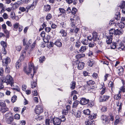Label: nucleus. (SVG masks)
Returning <instances> with one entry per match:
<instances>
[{
  "mask_svg": "<svg viewBox=\"0 0 125 125\" xmlns=\"http://www.w3.org/2000/svg\"><path fill=\"white\" fill-rule=\"evenodd\" d=\"M93 37L92 38L93 40V42L94 43L95 42H97V40H99V39L98 38V35L97 33L96 32H94L93 33Z\"/></svg>",
  "mask_w": 125,
  "mask_h": 125,
  "instance_id": "obj_14",
  "label": "nucleus"
},
{
  "mask_svg": "<svg viewBox=\"0 0 125 125\" xmlns=\"http://www.w3.org/2000/svg\"><path fill=\"white\" fill-rule=\"evenodd\" d=\"M119 7L122 9V13L125 14V1H122L121 4L119 5Z\"/></svg>",
  "mask_w": 125,
  "mask_h": 125,
  "instance_id": "obj_12",
  "label": "nucleus"
},
{
  "mask_svg": "<svg viewBox=\"0 0 125 125\" xmlns=\"http://www.w3.org/2000/svg\"><path fill=\"white\" fill-rule=\"evenodd\" d=\"M19 26V23L17 22L15 23L13 25L14 28L17 29H17Z\"/></svg>",
  "mask_w": 125,
  "mask_h": 125,
  "instance_id": "obj_64",
  "label": "nucleus"
},
{
  "mask_svg": "<svg viewBox=\"0 0 125 125\" xmlns=\"http://www.w3.org/2000/svg\"><path fill=\"white\" fill-rule=\"evenodd\" d=\"M62 112L63 115H66L68 113V111L67 110L64 109L62 110Z\"/></svg>",
  "mask_w": 125,
  "mask_h": 125,
  "instance_id": "obj_57",
  "label": "nucleus"
},
{
  "mask_svg": "<svg viewBox=\"0 0 125 125\" xmlns=\"http://www.w3.org/2000/svg\"><path fill=\"white\" fill-rule=\"evenodd\" d=\"M1 80L4 82L6 83L7 84H10L11 87L12 86V85L13 86V84L14 82L13 78L10 75H7L6 77H3Z\"/></svg>",
  "mask_w": 125,
  "mask_h": 125,
  "instance_id": "obj_4",
  "label": "nucleus"
},
{
  "mask_svg": "<svg viewBox=\"0 0 125 125\" xmlns=\"http://www.w3.org/2000/svg\"><path fill=\"white\" fill-rule=\"evenodd\" d=\"M52 17V15L50 13L48 14L46 17V19L47 21L50 20Z\"/></svg>",
  "mask_w": 125,
  "mask_h": 125,
  "instance_id": "obj_48",
  "label": "nucleus"
},
{
  "mask_svg": "<svg viewBox=\"0 0 125 125\" xmlns=\"http://www.w3.org/2000/svg\"><path fill=\"white\" fill-rule=\"evenodd\" d=\"M124 73V69L122 66L119 67L118 70V74L119 76H121L123 75Z\"/></svg>",
  "mask_w": 125,
  "mask_h": 125,
  "instance_id": "obj_18",
  "label": "nucleus"
},
{
  "mask_svg": "<svg viewBox=\"0 0 125 125\" xmlns=\"http://www.w3.org/2000/svg\"><path fill=\"white\" fill-rule=\"evenodd\" d=\"M94 42L93 41V43H89V47H93L94 46H95L96 45V44L97 43V42H95V43H94Z\"/></svg>",
  "mask_w": 125,
  "mask_h": 125,
  "instance_id": "obj_55",
  "label": "nucleus"
},
{
  "mask_svg": "<svg viewBox=\"0 0 125 125\" xmlns=\"http://www.w3.org/2000/svg\"><path fill=\"white\" fill-rule=\"evenodd\" d=\"M70 22L71 26L74 28L75 26V19L74 18H71L70 20Z\"/></svg>",
  "mask_w": 125,
  "mask_h": 125,
  "instance_id": "obj_24",
  "label": "nucleus"
},
{
  "mask_svg": "<svg viewBox=\"0 0 125 125\" xmlns=\"http://www.w3.org/2000/svg\"><path fill=\"white\" fill-rule=\"evenodd\" d=\"M81 42L84 45H87L88 44V40L86 39H83Z\"/></svg>",
  "mask_w": 125,
  "mask_h": 125,
  "instance_id": "obj_45",
  "label": "nucleus"
},
{
  "mask_svg": "<svg viewBox=\"0 0 125 125\" xmlns=\"http://www.w3.org/2000/svg\"><path fill=\"white\" fill-rule=\"evenodd\" d=\"M84 64L83 62H79L78 64V68L79 70L83 69L84 66Z\"/></svg>",
  "mask_w": 125,
  "mask_h": 125,
  "instance_id": "obj_23",
  "label": "nucleus"
},
{
  "mask_svg": "<svg viewBox=\"0 0 125 125\" xmlns=\"http://www.w3.org/2000/svg\"><path fill=\"white\" fill-rule=\"evenodd\" d=\"M94 120L87 119L85 122V124L86 125H91L92 124L94 123Z\"/></svg>",
  "mask_w": 125,
  "mask_h": 125,
  "instance_id": "obj_21",
  "label": "nucleus"
},
{
  "mask_svg": "<svg viewBox=\"0 0 125 125\" xmlns=\"http://www.w3.org/2000/svg\"><path fill=\"white\" fill-rule=\"evenodd\" d=\"M110 46L111 49H114L115 48H116V46L115 42H113L112 44Z\"/></svg>",
  "mask_w": 125,
  "mask_h": 125,
  "instance_id": "obj_49",
  "label": "nucleus"
},
{
  "mask_svg": "<svg viewBox=\"0 0 125 125\" xmlns=\"http://www.w3.org/2000/svg\"><path fill=\"white\" fill-rule=\"evenodd\" d=\"M81 45V43L79 41H77L76 43L75 46L77 48L79 47Z\"/></svg>",
  "mask_w": 125,
  "mask_h": 125,
  "instance_id": "obj_59",
  "label": "nucleus"
},
{
  "mask_svg": "<svg viewBox=\"0 0 125 125\" xmlns=\"http://www.w3.org/2000/svg\"><path fill=\"white\" fill-rule=\"evenodd\" d=\"M59 10L60 11V12L61 13L60 15H62V14L64 15L65 14L66 11L63 8H59Z\"/></svg>",
  "mask_w": 125,
  "mask_h": 125,
  "instance_id": "obj_39",
  "label": "nucleus"
},
{
  "mask_svg": "<svg viewBox=\"0 0 125 125\" xmlns=\"http://www.w3.org/2000/svg\"><path fill=\"white\" fill-rule=\"evenodd\" d=\"M37 85V83L35 81H33L32 82H31V86L32 88L36 87Z\"/></svg>",
  "mask_w": 125,
  "mask_h": 125,
  "instance_id": "obj_44",
  "label": "nucleus"
},
{
  "mask_svg": "<svg viewBox=\"0 0 125 125\" xmlns=\"http://www.w3.org/2000/svg\"><path fill=\"white\" fill-rule=\"evenodd\" d=\"M45 60V58L44 56H41L39 59V62L40 63H42Z\"/></svg>",
  "mask_w": 125,
  "mask_h": 125,
  "instance_id": "obj_37",
  "label": "nucleus"
},
{
  "mask_svg": "<svg viewBox=\"0 0 125 125\" xmlns=\"http://www.w3.org/2000/svg\"><path fill=\"white\" fill-rule=\"evenodd\" d=\"M12 89L13 90H16L18 92H19L20 91L19 87L17 85L15 86V88H12Z\"/></svg>",
  "mask_w": 125,
  "mask_h": 125,
  "instance_id": "obj_58",
  "label": "nucleus"
},
{
  "mask_svg": "<svg viewBox=\"0 0 125 125\" xmlns=\"http://www.w3.org/2000/svg\"><path fill=\"white\" fill-rule=\"evenodd\" d=\"M120 13L119 11H117L115 14V18L117 20H118L120 19Z\"/></svg>",
  "mask_w": 125,
  "mask_h": 125,
  "instance_id": "obj_26",
  "label": "nucleus"
},
{
  "mask_svg": "<svg viewBox=\"0 0 125 125\" xmlns=\"http://www.w3.org/2000/svg\"><path fill=\"white\" fill-rule=\"evenodd\" d=\"M91 111L89 109L84 110L83 111V113L85 115H89L90 114Z\"/></svg>",
  "mask_w": 125,
  "mask_h": 125,
  "instance_id": "obj_41",
  "label": "nucleus"
},
{
  "mask_svg": "<svg viewBox=\"0 0 125 125\" xmlns=\"http://www.w3.org/2000/svg\"><path fill=\"white\" fill-rule=\"evenodd\" d=\"M5 72L6 73H9L10 71V68L9 66H6Z\"/></svg>",
  "mask_w": 125,
  "mask_h": 125,
  "instance_id": "obj_46",
  "label": "nucleus"
},
{
  "mask_svg": "<svg viewBox=\"0 0 125 125\" xmlns=\"http://www.w3.org/2000/svg\"><path fill=\"white\" fill-rule=\"evenodd\" d=\"M52 119H46L45 120V123L46 125H50V123L51 122Z\"/></svg>",
  "mask_w": 125,
  "mask_h": 125,
  "instance_id": "obj_51",
  "label": "nucleus"
},
{
  "mask_svg": "<svg viewBox=\"0 0 125 125\" xmlns=\"http://www.w3.org/2000/svg\"><path fill=\"white\" fill-rule=\"evenodd\" d=\"M52 121L54 125H60L61 123L60 119L58 118H53L52 119Z\"/></svg>",
  "mask_w": 125,
  "mask_h": 125,
  "instance_id": "obj_11",
  "label": "nucleus"
},
{
  "mask_svg": "<svg viewBox=\"0 0 125 125\" xmlns=\"http://www.w3.org/2000/svg\"><path fill=\"white\" fill-rule=\"evenodd\" d=\"M94 63L93 60L92 59L89 60L88 62V64L89 66L92 67Z\"/></svg>",
  "mask_w": 125,
  "mask_h": 125,
  "instance_id": "obj_35",
  "label": "nucleus"
},
{
  "mask_svg": "<svg viewBox=\"0 0 125 125\" xmlns=\"http://www.w3.org/2000/svg\"><path fill=\"white\" fill-rule=\"evenodd\" d=\"M95 83V82L92 80H90L87 82V84L90 86L94 84Z\"/></svg>",
  "mask_w": 125,
  "mask_h": 125,
  "instance_id": "obj_43",
  "label": "nucleus"
},
{
  "mask_svg": "<svg viewBox=\"0 0 125 125\" xmlns=\"http://www.w3.org/2000/svg\"><path fill=\"white\" fill-rule=\"evenodd\" d=\"M85 56V55L84 54L82 53L76 55V58L79 59L84 57Z\"/></svg>",
  "mask_w": 125,
  "mask_h": 125,
  "instance_id": "obj_31",
  "label": "nucleus"
},
{
  "mask_svg": "<svg viewBox=\"0 0 125 125\" xmlns=\"http://www.w3.org/2000/svg\"><path fill=\"white\" fill-rule=\"evenodd\" d=\"M54 44L59 47H61L62 46V43L60 39L57 40L54 43Z\"/></svg>",
  "mask_w": 125,
  "mask_h": 125,
  "instance_id": "obj_17",
  "label": "nucleus"
},
{
  "mask_svg": "<svg viewBox=\"0 0 125 125\" xmlns=\"http://www.w3.org/2000/svg\"><path fill=\"white\" fill-rule=\"evenodd\" d=\"M58 26L61 28H64L66 27V24L65 22H62L58 24Z\"/></svg>",
  "mask_w": 125,
  "mask_h": 125,
  "instance_id": "obj_33",
  "label": "nucleus"
},
{
  "mask_svg": "<svg viewBox=\"0 0 125 125\" xmlns=\"http://www.w3.org/2000/svg\"><path fill=\"white\" fill-rule=\"evenodd\" d=\"M70 85H71L70 88L72 90L74 89L75 87L76 82H75L73 81L71 82Z\"/></svg>",
  "mask_w": 125,
  "mask_h": 125,
  "instance_id": "obj_36",
  "label": "nucleus"
},
{
  "mask_svg": "<svg viewBox=\"0 0 125 125\" xmlns=\"http://www.w3.org/2000/svg\"><path fill=\"white\" fill-rule=\"evenodd\" d=\"M110 98V96L106 95L100 96L98 99L100 102H104L107 101Z\"/></svg>",
  "mask_w": 125,
  "mask_h": 125,
  "instance_id": "obj_7",
  "label": "nucleus"
},
{
  "mask_svg": "<svg viewBox=\"0 0 125 125\" xmlns=\"http://www.w3.org/2000/svg\"><path fill=\"white\" fill-rule=\"evenodd\" d=\"M101 119L103 124L104 125H106L109 122V121L108 120V116L105 115H102L101 117Z\"/></svg>",
  "mask_w": 125,
  "mask_h": 125,
  "instance_id": "obj_8",
  "label": "nucleus"
},
{
  "mask_svg": "<svg viewBox=\"0 0 125 125\" xmlns=\"http://www.w3.org/2000/svg\"><path fill=\"white\" fill-rule=\"evenodd\" d=\"M17 97L15 95H14L12 97L11 101L13 103H14L17 100Z\"/></svg>",
  "mask_w": 125,
  "mask_h": 125,
  "instance_id": "obj_50",
  "label": "nucleus"
},
{
  "mask_svg": "<svg viewBox=\"0 0 125 125\" xmlns=\"http://www.w3.org/2000/svg\"><path fill=\"white\" fill-rule=\"evenodd\" d=\"M4 32L5 33L6 35V40L7 38H9V34L8 31L7 30V29L4 30H3Z\"/></svg>",
  "mask_w": 125,
  "mask_h": 125,
  "instance_id": "obj_40",
  "label": "nucleus"
},
{
  "mask_svg": "<svg viewBox=\"0 0 125 125\" xmlns=\"http://www.w3.org/2000/svg\"><path fill=\"white\" fill-rule=\"evenodd\" d=\"M4 106H2L0 111L3 114L5 113L6 112L8 111L9 109L6 106V104L4 102H3Z\"/></svg>",
  "mask_w": 125,
  "mask_h": 125,
  "instance_id": "obj_15",
  "label": "nucleus"
},
{
  "mask_svg": "<svg viewBox=\"0 0 125 125\" xmlns=\"http://www.w3.org/2000/svg\"><path fill=\"white\" fill-rule=\"evenodd\" d=\"M77 11L75 7H73L72 9L71 12L72 14L74 15L76 13Z\"/></svg>",
  "mask_w": 125,
  "mask_h": 125,
  "instance_id": "obj_52",
  "label": "nucleus"
},
{
  "mask_svg": "<svg viewBox=\"0 0 125 125\" xmlns=\"http://www.w3.org/2000/svg\"><path fill=\"white\" fill-rule=\"evenodd\" d=\"M123 32V29L116 30L114 29H111L109 31L108 35L106 36V42L107 44H109L112 42V40L113 35H122Z\"/></svg>",
  "mask_w": 125,
  "mask_h": 125,
  "instance_id": "obj_1",
  "label": "nucleus"
},
{
  "mask_svg": "<svg viewBox=\"0 0 125 125\" xmlns=\"http://www.w3.org/2000/svg\"><path fill=\"white\" fill-rule=\"evenodd\" d=\"M38 0H33L32 4L31 5H29L27 6L26 9H27V12H28L29 9L31 10H32L34 9L36 6L38 2Z\"/></svg>",
  "mask_w": 125,
  "mask_h": 125,
  "instance_id": "obj_6",
  "label": "nucleus"
},
{
  "mask_svg": "<svg viewBox=\"0 0 125 125\" xmlns=\"http://www.w3.org/2000/svg\"><path fill=\"white\" fill-rule=\"evenodd\" d=\"M96 114L93 113L92 115L90 114L89 116V119L94 120V118H96Z\"/></svg>",
  "mask_w": 125,
  "mask_h": 125,
  "instance_id": "obj_29",
  "label": "nucleus"
},
{
  "mask_svg": "<svg viewBox=\"0 0 125 125\" xmlns=\"http://www.w3.org/2000/svg\"><path fill=\"white\" fill-rule=\"evenodd\" d=\"M31 42V40L30 39L26 44V46L25 48V50L29 54L34 49L36 46V42L35 41L32 44L31 46H30V45Z\"/></svg>",
  "mask_w": 125,
  "mask_h": 125,
  "instance_id": "obj_3",
  "label": "nucleus"
},
{
  "mask_svg": "<svg viewBox=\"0 0 125 125\" xmlns=\"http://www.w3.org/2000/svg\"><path fill=\"white\" fill-rule=\"evenodd\" d=\"M54 43H53L52 42H50V44L49 45H48L47 46V47L48 48H50L51 47H53L54 45Z\"/></svg>",
  "mask_w": 125,
  "mask_h": 125,
  "instance_id": "obj_60",
  "label": "nucleus"
},
{
  "mask_svg": "<svg viewBox=\"0 0 125 125\" xmlns=\"http://www.w3.org/2000/svg\"><path fill=\"white\" fill-rule=\"evenodd\" d=\"M28 68L26 69V67H24L23 70L25 73L29 75V73H31V78L33 79V76L36 73V70L37 69L36 67L34 66V64L32 62H31L28 64Z\"/></svg>",
  "mask_w": 125,
  "mask_h": 125,
  "instance_id": "obj_2",
  "label": "nucleus"
},
{
  "mask_svg": "<svg viewBox=\"0 0 125 125\" xmlns=\"http://www.w3.org/2000/svg\"><path fill=\"white\" fill-rule=\"evenodd\" d=\"M61 122H65L66 120V119L64 116L63 115L60 117V118H59Z\"/></svg>",
  "mask_w": 125,
  "mask_h": 125,
  "instance_id": "obj_53",
  "label": "nucleus"
},
{
  "mask_svg": "<svg viewBox=\"0 0 125 125\" xmlns=\"http://www.w3.org/2000/svg\"><path fill=\"white\" fill-rule=\"evenodd\" d=\"M10 58L9 57H7L5 60H4L3 62V66H8V64L10 62Z\"/></svg>",
  "mask_w": 125,
  "mask_h": 125,
  "instance_id": "obj_13",
  "label": "nucleus"
},
{
  "mask_svg": "<svg viewBox=\"0 0 125 125\" xmlns=\"http://www.w3.org/2000/svg\"><path fill=\"white\" fill-rule=\"evenodd\" d=\"M79 30V28L77 27L75 29H74V32L75 35L77 34L78 33Z\"/></svg>",
  "mask_w": 125,
  "mask_h": 125,
  "instance_id": "obj_63",
  "label": "nucleus"
},
{
  "mask_svg": "<svg viewBox=\"0 0 125 125\" xmlns=\"http://www.w3.org/2000/svg\"><path fill=\"white\" fill-rule=\"evenodd\" d=\"M59 33L61 34L62 36L63 37H65L67 35V34L66 31L63 29H61L59 32Z\"/></svg>",
  "mask_w": 125,
  "mask_h": 125,
  "instance_id": "obj_22",
  "label": "nucleus"
},
{
  "mask_svg": "<svg viewBox=\"0 0 125 125\" xmlns=\"http://www.w3.org/2000/svg\"><path fill=\"white\" fill-rule=\"evenodd\" d=\"M96 86H94L93 85L90 86L89 88L88 89V91L90 92L94 93L96 89Z\"/></svg>",
  "mask_w": 125,
  "mask_h": 125,
  "instance_id": "obj_20",
  "label": "nucleus"
},
{
  "mask_svg": "<svg viewBox=\"0 0 125 125\" xmlns=\"http://www.w3.org/2000/svg\"><path fill=\"white\" fill-rule=\"evenodd\" d=\"M94 104V103L93 101L90 102L88 104L87 106L88 107H91L93 106Z\"/></svg>",
  "mask_w": 125,
  "mask_h": 125,
  "instance_id": "obj_54",
  "label": "nucleus"
},
{
  "mask_svg": "<svg viewBox=\"0 0 125 125\" xmlns=\"http://www.w3.org/2000/svg\"><path fill=\"white\" fill-rule=\"evenodd\" d=\"M72 113L77 118H80L81 116V112L79 111L74 109H72Z\"/></svg>",
  "mask_w": 125,
  "mask_h": 125,
  "instance_id": "obj_9",
  "label": "nucleus"
},
{
  "mask_svg": "<svg viewBox=\"0 0 125 125\" xmlns=\"http://www.w3.org/2000/svg\"><path fill=\"white\" fill-rule=\"evenodd\" d=\"M106 89V88L104 86V88H102V90L100 92V94L102 95L104 94L105 92Z\"/></svg>",
  "mask_w": 125,
  "mask_h": 125,
  "instance_id": "obj_56",
  "label": "nucleus"
},
{
  "mask_svg": "<svg viewBox=\"0 0 125 125\" xmlns=\"http://www.w3.org/2000/svg\"><path fill=\"white\" fill-rule=\"evenodd\" d=\"M44 7L45 8V11H49L51 9V7L50 5L48 4L45 5Z\"/></svg>",
  "mask_w": 125,
  "mask_h": 125,
  "instance_id": "obj_38",
  "label": "nucleus"
},
{
  "mask_svg": "<svg viewBox=\"0 0 125 125\" xmlns=\"http://www.w3.org/2000/svg\"><path fill=\"white\" fill-rule=\"evenodd\" d=\"M22 49V47L20 45L16 47V49L18 51L20 52L21 50Z\"/></svg>",
  "mask_w": 125,
  "mask_h": 125,
  "instance_id": "obj_61",
  "label": "nucleus"
},
{
  "mask_svg": "<svg viewBox=\"0 0 125 125\" xmlns=\"http://www.w3.org/2000/svg\"><path fill=\"white\" fill-rule=\"evenodd\" d=\"M120 92L119 91L118 94L115 95L114 98L116 100H119L121 98V97Z\"/></svg>",
  "mask_w": 125,
  "mask_h": 125,
  "instance_id": "obj_28",
  "label": "nucleus"
},
{
  "mask_svg": "<svg viewBox=\"0 0 125 125\" xmlns=\"http://www.w3.org/2000/svg\"><path fill=\"white\" fill-rule=\"evenodd\" d=\"M43 112V110L41 107L39 106H36L35 110V112L36 114H39L42 113Z\"/></svg>",
  "mask_w": 125,
  "mask_h": 125,
  "instance_id": "obj_16",
  "label": "nucleus"
},
{
  "mask_svg": "<svg viewBox=\"0 0 125 125\" xmlns=\"http://www.w3.org/2000/svg\"><path fill=\"white\" fill-rule=\"evenodd\" d=\"M26 51L25 50L23 51L22 53L21 54V55L20 58V59L21 60H22L23 59L24 57L26 55Z\"/></svg>",
  "mask_w": 125,
  "mask_h": 125,
  "instance_id": "obj_30",
  "label": "nucleus"
},
{
  "mask_svg": "<svg viewBox=\"0 0 125 125\" xmlns=\"http://www.w3.org/2000/svg\"><path fill=\"white\" fill-rule=\"evenodd\" d=\"M114 83L112 81H110L109 82V85L110 87H111V90H112V89H114Z\"/></svg>",
  "mask_w": 125,
  "mask_h": 125,
  "instance_id": "obj_47",
  "label": "nucleus"
},
{
  "mask_svg": "<svg viewBox=\"0 0 125 125\" xmlns=\"http://www.w3.org/2000/svg\"><path fill=\"white\" fill-rule=\"evenodd\" d=\"M45 30L46 32H49L50 31L51 28L50 27H46L45 28Z\"/></svg>",
  "mask_w": 125,
  "mask_h": 125,
  "instance_id": "obj_62",
  "label": "nucleus"
},
{
  "mask_svg": "<svg viewBox=\"0 0 125 125\" xmlns=\"http://www.w3.org/2000/svg\"><path fill=\"white\" fill-rule=\"evenodd\" d=\"M79 102L77 100L75 101L73 103L72 107V109L76 110V108L79 104Z\"/></svg>",
  "mask_w": 125,
  "mask_h": 125,
  "instance_id": "obj_25",
  "label": "nucleus"
},
{
  "mask_svg": "<svg viewBox=\"0 0 125 125\" xmlns=\"http://www.w3.org/2000/svg\"><path fill=\"white\" fill-rule=\"evenodd\" d=\"M19 6L18 5L16 2L13 4V6L11 7V9L13 10L17 9Z\"/></svg>",
  "mask_w": 125,
  "mask_h": 125,
  "instance_id": "obj_42",
  "label": "nucleus"
},
{
  "mask_svg": "<svg viewBox=\"0 0 125 125\" xmlns=\"http://www.w3.org/2000/svg\"><path fill=\"white\" fill-rule=\"evenodd\" d=\"M14 119L13 116H10L9 118H6V123L8 124H12V122H13Z\"/></svg>",
  "mask_w": 125,
  "mask_h": 125,
  "instance_id": "obj_19",
  "label": "nucleus"
},
{
  "mask_svg": "<svg viewBox=\"0 0 125 125\" xmlns=\"http://www.w3.org/2000/svg\"><path fill=\"white\" fill-rule=\"evenodd\" d=\"M118 25L119 28L122 29L125 27V23L121 21L120 23H118Z\"/></svg>",
  "mask_w": 125,
  "mask_h": 125,
  "instance_id": "obj_27",
  "label": "nucleus"
},
{
  "mask_svg": "<svg viewBox=\"0 0 125 125\" xmlns=\"http://www.w3.org/2000/svg\"><path fill=\"white\" fill-rule=\"evenodd\" d=\"M2 48H6L7 47V43L6 42L3 41H1L0 42Z\"/></svg>",
  "mask_w": 125,
  "mask_h": 125,
  "instance_id": "obj_34",
  "label": "nucleus"
},
{
  "mask_svg": "<svg viewBox=\"0 0 125 125\" xmlns=\"http://www.w3.org/2000/svg\"><path fill=\"white\" fill-rule=\"evenodd\" d=\"M115 42L116 46V49L118 50H120L121 49L123 50H124L125 49V46L122 43L121 41L119 39L117 40Z\"/></svg>",
  "mask_w": 125,
  "mask_h": 125,
  "instance_id": "obj_5",
  "label": "nucleus"
},
{
  "mask_svg": "<svg viewBox=\"0 0 125 125\" xmlns=\"http://www.w3.org/2000/svg\"><path fill=\"white\" fill-rule=\"evenodd\" d=\"M89 102V99H86L85 98H82L80 101V104L82 105H85L88 104Z\"/></svg>",
  "mask_w": 125,
  "mask_h": 125,
  "instance_id": "obj_10",
  "label": "nucleus"
},
{
  "mask_svg": "<svg viewBox=\"0 0 125 125\" xmlns=\"http://www.w3.org/2000/svg\"><path fill=\"white\" fill-rule=\"evenodd\" d=\"M86 49V46H82L79 50V51L82 53L83 52L85 51Z\"/></svg>",
  "mask_w": 125,
  "mask_h": 125,
  "instance_id": "obj_32",
  "label": "nucleus"
}]
</instances>
